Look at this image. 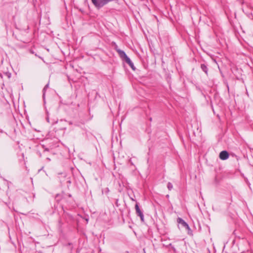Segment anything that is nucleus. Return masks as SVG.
I'll return each mask as SVG.
<instances>
[{
  "label": "nucleus",
  "instance_id": "obj_1",
  "mask_svg": "<svg viewBox=\"0 0 253 253\" xmlns=\"http://www.w3.org/2000/svg\"><path fill=\"white\" fill-rule=\"evenodd\" d=\"M117 51L120 57L123 60H125V62L129 65L131 68L134 71L135 70V68L133 65V63L132 62L129 58L127 57L126 53L121 49H117Z\"/></svg>",
  "mask_w": 253,
  "mask_h": 253
},
{
  "label": "nucleus",
  "instance_id": "obj_2",
  "mask_svg": "<svg viewBox=\"0 0 253 253\" xmlns=\"http://www.w3.org/2000/svg\"><path fill=\"white\" fill-rule=\"evenodd\" d=\"M135 209L136 210V213L138 216L140 217L141 220L144 221V215L143 212L140 210L138 204H136L135 206Z\"/></svg>",
  "mask_w": 253,
  "mask_h": 253
},
{
  "label": "nucleus",
  "instance_id": "obj_3",
  "mask_svg": "<svg viewBox=\"0 0 253 253\" xmlns=\"http://www.w3.org/2000/svg\"><path fill=\"white\" fill-rule=\"evenodd\" d=\"M229 158V154L226 151H222L219 154V158L222 160H227Z\"/></svg>",
  "mask_w": 253,
  "mask_h": 253
},
{
  "label": "nucleus",
  "instance_id": "obj_4",
  "mask_svg": "<svg viewBox=\"0 0 253 253\" xmlns=\"http://www.w3.org/2000/svg\"><path fill=\"white\" fill-rule=\"evenodd\" d=\"M177 222L178 223L181 224L183 227L186 228L188 230H189L190 229L188 224L182 218H179V217L178 218Z\"/></svg>",
  "mask_w": 253,
  "mask_h": 253
},
{
  "label": "nucleus",
  "instance_id": "obj_5",
  "mask_svg": "<svg viewBox=\"0 0 253 253\" xmlns=\"http://www.w3.org/2000/svg\"><path fill=\"white\" fill-rule=\"evenodd\" d=\"M201 68L202 70L206 74H208V68L207 66L204 64L201 65Z\"/></svg>",
  "mask_w": 253,
  "mask_h": 253
},
{
  "label": "nucleus",
  "instance_id": "obj_6",
  "mask_svg": "<svg viewBox=\"0 0 253 253\" xmlns=\"http://www.w3.org/2000/svg\"><path fill=\"white\" fill-rule=\"evenodd\" d=\"M167 187L169 190H171L173 188L172 183H171L170 182H168Z\"/></svg>",
  "mask_w": 253,
  "mask_h": 253
},
{
  "label": "nucleus",
  "instance_id": "obj_7",
  "mask_svg": "<svg viewBox=\"0 0 253 253\" xmlns=\"http://www.w3.org/2000/svg\"><path fill=\"white\" fill-rule=\"evenodd\" d=\"M48 84H47L44 86V87L43 88V91L44 92V93H43V95L44 94V91H45V89H46V88H48Z\"/></svg>",
  "mask_w": 253,
  "mask_h": 253
},
{
  "label": "nucleus",
  "instance_id": "obj_8",
  "mask_svg": "<svg viewBox=\"0 0 253 253\" xmlns=\"http://www.w3.org/2000/svg\"><path fill=\"white\" fill-rule=\"evenodd\" d=\"M115 49H116V50H117V49H119L118 48V47H117V45H116Z\"/></svg>",
  "mask_w": 253,
  "mask_h": 253
}]
</instances>
